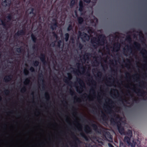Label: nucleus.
Here are the masks:
<instances>
[{
    "label": "nucleus",
    "instance_id": "1",
    "mask_svg": "<svg viewBox=\"0 0 147 147\" xmlns=\"http://www.w3.org/2000/svg\"><path fill=\"white\" fill-rule=\"evenodd\" d=\"M105 36L103 35H100L98 38L94 37L91 39V42L93 44V46L95 49H96L99 46H102L105 43Z\"/></svg>",
    "mask_w": 147,
    "mask_h": 147
},
{
    "label": "nucleus",
    "instance_id": "2",
    "mask_svg": "<svg viewBox=\"0 0 147 147\" xmlns=\"http://www.w3.org/2000/svg\"><path fill=\"white\" fill-rule=\"evenodd\" d=\"M107 113L109 114H110L113 113V115L111 116L112 117L111 118L110 120L111 123L112 124H116L117 125V124L120 123V122L118 120H121V118L119 115L114 113L111 108L107 109Z\"/></svg>",
    "mask_w": 147,
    "mask_h": 147
},
{
    "label": "nucleus",
    "instance_id": "3",
    "mask_svg": "<svg viewBox=\"0 0 147 147\" xmlns=\"http://www.w3.org/2000/svg\"><path fill=\"white\" fill-rule=\"evenodd\" d=\"M123 141L128 144L130 143L131 138L132 136V132L131 130L128 129L125 134Z\"/></svg>",
    "mask_w": 147,
    "mask_h": 147
},
{
    "label": "nucleus",
    "instance_id": "4",
    "mask_svg": "<svg viewBox=\"0 0 147 147\" xmlns=\"http://www.w3.org/2000/svg\"><path fill=\"white\" fill-rule=\"evenodd\" d=\"M72 134L73 137V138L74 140L73 142V145H72V146L73 147H78V144H81L82 142L73 133Z\"/></svg>",
    "mask_w": 147,
    "mask_h": 147
},
{
    "label": "nucleus",
    "instance_id": "5",
    "mask_svg": "<svg viewBox=\"0 0 147 147\" xmlns=\"http://www.w3.org/2000/svg\"><path fill=\"white\" fill-rule=\"evenodd\" d=\"M102 134L103 136L105 138V140L109 142L112 141V136L109 132L104 131L102 132Z\"/></svg>",
    "mask_w": 147,
    "mask_h": 147
},
{
    "label": "nucleus",
    "instance_id": "6",
    "mask_svg": "<svg viewBox=\"0 0 147 147\" xmlns=\"http://www.w3.org/2000/svg\"><path fill=\"white\" fill-rule=\"evenodd\" d=\"M67 75L68 77H65V78L63 79V81L65 82L68 84H72V82L71 81L72 78V76L70 73H68Z\"/></svg>",
    "mask_w": 147,
    "mask_h": 147
},
{
    "label": "nucleus",
    "instance_id": "7",
    "mask_svg": "<svg viewBox=\"0 0 147 147\" xmlns=\"http://www.w3.org/2000/svg\"><path fill=\"white\" fill-rule=\"evenodd\" d=\"M11 4V0H5L1 3V5L3 7L7 8L10 7Z\"/></svg>",
    "mask_w": 147,
    "mask_h": 147
},
{
    "label": "nucleus",
    "instance_id": "8",
    "mask_svg": "<svg viewBox=\"0 0 147 147\" xmlns=\"http://www.w3.org/2000/svg\"><path fill=\"white\" fill-rule=\"evenodd\" d=\"M90 121L91 123V126L92 127L93 129L96 132L98 133H100L101 131V129L98 128V126L97 125L93 123V122H94V121L91 120H90Z\"/></svg>",
    "mask_w": 147,
    "mask_h": 147
},
{
    "label": "nucleus",
    "instance_id": "9",
    "mask_svg": "<svg viewBox=\"0 0 147 147\" xmlns=\"http://www.w3.org/2000/svg\"><path fill=\"white\" fill-rule=\"evenodd\" d=\"M25 34V31L24 30H18L15 34L14 38L16 39H17L20 36L24 35Z\"/></svg>",
    "mask_w": 147,
    "mask_h": 147
},
{
    "label": "nucleus",
    "instance_id": "10",
    "mask_svg": "<svg viewBox=\"0 0 147 147\" xmlns=\"http://www.w3.org/2000/svg\"><path fill=\"white\" fill-rule=\"evenodd\" d=\"M117 127L119 133L121 135H125L127 131L125 132L123 127L121 125V123L117 124Z\"/></svg>",
    "mask_w": 147,
    "mask_h": 147
},
{
    "label": "nucleus",
    "instance_id": "11",
    "mask_svg": "<svg viewBox=\"0 0 147 147\" xmlns=\"http://www.w3.org/2000/svg\"><path fill=\"white\" fill-rule=\"evenodd\" d=\"M79 35L80 36H82V38L83 40H88L89 38V35L86 33L85 32H83L82 34V33L80 32H79Z\"/></svg>",
    "mask_w": 147,
    "mask_h": 147
},
{
    "label": "nucleus",
    "instance_id": "12",
    "mask_svg": "<svg viewBox=\"0 0 147 147\" xmlns=\"http://www.w3.org/2000/svg\"><path fill=\"white\" fill-rule=\"evenodd\" d=\"M40 58L44 64L45 65L47 63V62L46 60L45 55V54L41 53L40 54Z\"/></svg>",
    "mask_w": 147,
    "mask_h": 147
},
{
    "label": "nucleus",
    "instance_id": "13",
    "mask_svg": "<svg viewBox=\"0 0 147 147\" xmlns=\"http://www.w3.org/2000/svg\"><path fill=\"white\" fill-rule=\"evenodd\" d=\"M77 81L78 82L79 84L81 86V87H80V89L82 90V88L81 87L83 88L85 87V84L84 83L83 81L80 78H77Z\"/></svg>",
    "mask_w": 147,
    "mask_h": 147
},
{
    "label": "nucleus",
    "instance_id": "14",
    "mask_svg": "<svg viewBox=\"0 0 147 147\" xmlns=\"http://www.w3.org/2000/svg\"><path fill=\"white\" fill-rule=\"evenodd\" d=\"M120 44L117 42L114 45V46L113 48V50L114 51H118L120 47Z\"/></svg>",
    "mask_w": 147,
    "mask_h": 147
},
{
    "label": "nucleus",
    "instance_id": "15",
    "mask_svg": "<svg viewBox=\"0 0 147 147\" xmlns=\"http://www.w3.org/2000/svg\"><path fill=\"white\" fill-rule=\"evenodd\" d=\"M12 76L11 75L7 76L3 78L4 81L6 82H7L11 80Z\"/></svg>",
    "mask_w": 147,
    "mask_h": 147
},
{
    "label": "nucleus",
    "instance_id": "16",
    "mask_svg": "<svg viewBox=\"0 0 147 147\" xmlns=\"http://www.w3.org/2000/svg\"><path fill=\"white\" fill-rule=\"evenodd\" d=\"M137 93L138 94H139L141 96L144 97L146 92L142 89H138V90Z\"/></svg>",
    "mask_w": 147,
    "mask_h": 147
},
{
    "label": "nucleus",
    "instance_id": "17",
    "mask_svg": "<svg viewBox=\"0 0 147 147\" xmlns=\"http://www.w3.org/2000/svg\"><path fill=\"white\" fill-rule=\"evenodd\" d=\"M58 24H57L55 23H52L50 27L51 29L53 30H55L58 26Z\"/></svg>",
    "mask_w": 147,
    "mask_h": 147
},
{
    "label": "nucleus",
    "instance_id": "18",
    "mask_svg": "<svg viewBox=\"0 0 147 147\" xmlns=\"http://www.w3.org/2000/svg\"><path fill=\"white\" fill-rule=\"evenodd\" d=\"M31 11L28 14H32L33 16L30 18L31 19L33 17H35L36 15V12H34V9L33 8H31Z\"/></svg>",
    "mask_w": 147,
    "mask_h": 147
},
{
    "label": "nucleus",
    "instance_id": "19",
    "mask_svg": "<svg viewBox=\"0 0 147 147\" xmlns=\"http://www.w3.org/2000/svg\"><path fill=\"white\" fill-rule=\"evenodd\" d=\"M134 48L138 50H140V45L139 43L137 42H135L134 43Z\"/></svg>",
    "mask_w": 147,
    "mask_h": 147
},
{
    "label": "nucleus",
    "instance_id": "20",
    "mask_svg": "<svg viewBox=\"0 0 147 147\" xmlns=\"http://www.w3.org/2000/svg\"><path fill=\"white\" fill-rule=\"evenodd\" d=\"M79 10L80 12H82L83 11V9L84 8V5L82 1H80L79 3Z\"/></svg>",
    "mask_w": 147,
    "mask_h": 147
},
{
    "label": "nucleus",
    "instance_id": "21",
    "mask_svg": "<svg viewBox=\"0 0 147 147\" xmlns=\"http://www.w3.org/2000/svg\"><path fill=\"white\" fill-rule=\"evenodd\" d=\"M85 29L89 34H90L93 33V32L92 28L90 27H86Z\"/></svg>",
    "mask_w": 147,
    "mask_h": 147
},
{
    "label": "nucleus",
    "instance_id": "22",
    "mask_svg": "<svg viewBox=\"0 0 147 147\" xmlns=\"http://www.w3.org/2000/svg\"><path fill=\"white\" fill-rule=\"evenodd\" d=\"M31 37L33 42L36 43L37 40V38L36 36L33 33H32L31 35Z\"/></svg>",
    "mask_w": 147,
    "mask_h": 147
},
{
    "label": "nucleus",
    "instance_id": "23",
    "mask_svg": "<svg viewBox=\"0 0 147 147\" xmlns=\"http://www.w3.org/2000/svg\"><path fill=\"white\" fill-rule=\"evenodd\" d=\"M31 37L33 42L36 43L37 40V38L36 36L33 33H32L31 35Z\"/></svg>",
    "mask_w": 147,
    "mask_h": 147
},
{
    "label": "nucleus",
    "instance_id": "24",
    "mask_svg": "<svg viewBox=\"0 0 147 147\" xmlns=\"http://www.w3.org/2000/svg\"><path fill=\"white\" fill-rule=\"evenodd\" d=\"M7 18V22H9L10 21L12 18V16L11 13H8V16L6 17Z\"/></svg>",
    "mask_w": 147,
    "mask_h": 147
},
{
    "label": "nucleus",
    "instance_id": "25",
    "mask_svg": "<svg viewBox=\"0 0 147 147\" xmlns=\"http://www.w3.org/2000/svg\"><path fill=\"white\" fill-rule=\"evenodd\" d=\"M78 21L79 24H81L83 22L84 19L80 17L78 18Z\"/></svg>",
    "mask_w": 147,
    "mask_h": 147
},
{
    "label": "nucleus",
    "instance_id": "26",
    "mask_svg": "<svg viewBox=\"0 0 147 147\" xmlns=\"http://www.w3.org/2000/svg\"><path fill=\"white\" fill-rule=\"evenodd\" d=\"M91 54L89 53H85L84 55V59L86 58L87 59H89V56H91Z\"/></svg>",
    "mask_w": 147,
    "mask_h": 147
},
{
    "label": "nucleus",
    "instance_id": "27",
    "mask_svg": "<svg viewBox=\"0 0 147 147\" xmlns=\"http://www.w3.org/2000/svg\"><path fill=\"white\" fill-rule=\"evenodd\" d=\"M76 0H71L69 4L70 7L72 8L76 3Z\"/></svg>",
    "mask_w": 147,
    "mask_h": 147
},
{
    "label": "nucleus",
    "instance_id": "28",
    "mask_svg": "<svg viewBox=\"0 0 147 147\" xmlns=\"http://www.w3.org/2000/svg\"><path fill=\"white\" fill-rule=\"evenodd\" d=\"M136 142L134 141V140H132V142H130V143L129 144H128L131 147H135Z\"/></svg>",
    "mask_w": 147,
    "mask_h": 147
},
{
    "label": "nucleus",
    "instance_id": "29",
    "mask_svg": "<svg viewBox=\"0 0 147 147\" xmlns=\"http://www.w3.org/2000/svg\"><path fill=\"white\" fill-rule=\"evenodd\" d=\"M45 96L47 101H49L50 99V96L49 93L47 92L45 93Z\"/></svg>",
    "mask_w": 147,
    "mask_h": 147
},
{
    "label": "nucleus",
    "instance_id": "30",
    "mask_svg": "<svg viewBox=\"0 0 147 147\" xmlns=\"http://www.w3.org/2000/svg\"><path fill=\"white\" fill-rule=\"evenodd\" d=\"M65 40L66 42H67L69 40V34L68 33H66L65 34Z\"/></svg>",
    "mask_w": 147,
    "mask_h": 147
},
{
    "label": "nucleus",
    "instance_id": "31",
    "mask_svg": "<svg viewBox=\"0 0 147 147\" xmlns=\"http://www.w3.org/2000/svg\"><path fill=\"white\" fill-rule=\"evenodd\" d=\"M33 64L34 66L37 67L39 64V62L38 61H33Z\"/></svg>",
    "mask_w": 147,
    "mask_h": 147
},
{
    "label": "nucleus",
    "instance_id": "32",
    "mask_svg": "<svg viewBox=\"0 0 147 147\" xmlns=\"http://www.w3.org/2000/svg\"><path fill=\"white\" fill-rule=\"evenodd\" d=\"M80 118L83 121H87V119L84 116H83L81 115H80Z\"/></svg>",
    "mask_w": 147,
    "mask_h": 147
},
{
    "label": "nucleus",
    "instance_id": "33",
    "mask_svg": "<svg viewBox=\"0 0 147 147\" xmlns=\"http://www.w3.org/2000/svg\"><path fill=\"white\" fill-rule=\"evenodd\" d=\"M91 131V128L88 126H87L85 129V131L87 133L90 131Z\"/></svg>",
    "mask_w": 147,
    "mask_h": 147
},
{
    "label": "nucleus",
    "instance_id": "34",
    "mask_svg": "<svg viewBox=\"0 0 147 147\" xmlns=\"http://www.w3.org/2000/svg\"><path fill=\"white\" fill-rule=\"evenodd\" d=\"M81 136L84 138L86 140H88V138L86 135L83 132H82L80 134Z\"/></svg>",
    "mask_w": 147,
    "mask_h": 147
},
{
    "label": "nucleus",
    "instance_id": "35",
    "mask_svg": "<svg viewBox=\"0 0 147 147\" xmlns=\"http://www.w3.org/2000/svg\"><path fill=\"white\" fill-rule=\"evenodd\" d=\"M30 82V79L28 78H26V80H25L24 82V84L25 85H27L29 84Z\"/></svg>",
    "mask_w": 147,
    "mask_h": 147
},
{
    "label": "nucleus",
    "instance_id": "36",
    "mask_svg": "<svg viewBox=\"0 0 147 147\" xmlns=\"http://www.w3.org/2000/svg\"><path fill=\"white\" fill-rule=\"evenodd\" d=\"M73 28V27L71 24H69L67 28L68 31H70L72 30Z\"/></svg>",
    "mask_w": 147,
    "mask_h": 147
},
{
    "label": "nucleus",
    "instance_id": "37",
    "mask_svg": "<svg viewBox=\"0 0 147 147\" xmlns=\"http://www.w3.org/2000/svg\"><path fill=\"white\" fill-rule=\"evenodd\" d=\"M126 40L129 42L131 41V38L130 35H129L126 37Z\"/></svg>",
    "mask_w": 147,
    "mask_h": 147
},
{
    "label": "nucleus",
    "instance_id": "38",
    "mask_svg": "<svg viewBox=\"0 0 147 147\" xmlns=\"http://www.w3.org/2000/svg\"><path fill=\"white\" fill-rule=\"evenodd\" d=\"M38 76L39 77L41 78L40 79V81H42L43 82L44 81L43 76L42 74L41 73Z\"/></svg>",
    "mask_w": 147,
    "mask_h": 147
},
{
    "label": "nucleus",
    "instance_id": "39",
    "mask_svg": "<svg viewBox=\"0 0 147 147\" xmlns=\"http://www.w3.org/2000/svg\"><path fill=\"white\" fill-rule=\"evenodd\" d=\"M142 84L140 86H139L141 88H144L145 86V83L143 81H142Z\"/></svg>",
    "mask_w": 147,
    "mask_h": 147
},
{
    "label": "nucleus",
    "instance_id": "40",
    "mask_svg": "<svg viewBox=\"0 0 147 147\" xmlns=\"http://www.w3.org/2000/svg\"><path fill=\"white\" fill-rule=\"evenodd\" d=\"M24 73L25 75H27L29 73V71L26 69H25L24 71Z\"/></svg>",
    "mask_w": 147,
    "mask_h": 147
},
{
    "label": "nucleus",
    "instance_id": "41",
    "mask_svg": "<svg viewBox=\"0 0 147 147\" xmlns=\"http://www.w3.org/2000/svg\"><path fill=\"white\" fill-rule=\"evenodd\" d=\"M22 49L20 47L19 48H17L16 49V51L18 53H20L22 52Z\"/></svg>",
    "mask_w": 147,
    "mask_h": 147
},
{
    "label": "nucleus",
    "instance_id": "42",
    "mask_svg": "<svg viewBox=\"0 0 147 147\" xmlns=\"http://www.w3.org/2000/svg\"><path fill=\"white\" fill-rule=\"evenodd\" d=\"M62 42V41L61 40H59L57 42V46L58 47H60L61 46V44Z\"/></svg>",
    "mask_w": 147,
    "mask_h": 147
},
{
    "label": "nucleus",
    "instance_id": "43",
    "mask_svg": "<svg viewBox=\"0 0 147 147\" xmlns=\"http://www.w3.org/2000/svg\"><path fill=\"white\" fill-rule=\"evenodd\" d=\"M102 119L103 120H105L107 119V116L104 113H102Z\"/></svg>",
    "mask_w": 147,
    "mask_h": 147
},
{
    "label": "nucleus",
    "instance_id": "44",
    "mask_svg": "<svg viewBox=\"0 0 147 147\" xmlns=\"http://www.w3.org/2000/svg\"><path fill=\"white\" fill-rule=\"evenodd\" d=\"M78 46L80 49H81L83 47V45L80 42L78 44Z\"/></svg>",
    "mask_w": 147,
    "mask_h": 147
},
{
    "label": "nucleus",
    "instance_id": "45",
    "mask_svg": "<svg viewBox=\"0 0 147 147\" xmlns=\"http://www.w3.org/2000/svg\"><path fill=\"white\" fill-rule=\"evenodd\" d=\"M102 74L101 72L99 71L98 74H97V76L99 78H100L102 76Z\"/></svg>",
    "mask_w": 147,
    "mask_h": 147
},
{
    "label": "nucleus",
    "instance_id": "46",
    "mask_svg": "<svg viewBox=\"0 0 147 147\" xmlns=\"http://www.w3.org/2000/svg\"><path fill=\"white\" fill-rule=\"evenodd\" d=\"M52 21L53 22V23H55L57 24H58L57 20L56 18H53L52 19Z\"/></svg>",
    "mask_w": 147,
    "mask_h": 147
},
{
    "label": "nucleus",
    "instance_id": "47",
    "mask_svg": "<svg viewBox=\"0 0 147 147\" xmlns=\"http://www.w3.org/2000/svg\"><path fill=\"white\" fill-rule=\"evenodd\" d=\"M26 88L25 87H24L23 88H22L21 89V92H25V91H26Z\"/></svg>",
    "mask_w": 147,
    "mask_h": 147
},
{
    "label": "nucleus",
    "instance_id": "48",
    "mask_svg": "<svg viewBox=\"0 0 147 147\" xmlns=\"http://www.w3.org/2000/svg\"><path fill=\"white\" fill-rule=\"evenodd\" d=\"M29 69H30V70L32 72H34L35 71V69H34V68L32 67H31Z\"/></svg>",
    "mask_w": 147,
    "mask_h": 147
},
{
    "label": "nucleus",
    "instance_id": "49",
    "mask_svg": "<svg viewBox=\"0 0 147 147\" xmlns=\"http://www.w3.org/2000/svg\"><path fill=\"white\" fill-rule=\"evenodd\" d=\"M70 93L71 94V95H76V93L74 91L70 90Z\"/></svg>",
    "mask_w": 147,
    "mask_h": 147
},
{
    "label": "nucleus",
    "instance_id": "50",
    "mask_svg": "<svg viewBox=\"0 0 147 147\" xmlns=\"http://www.w3.org/2000/svg\"><path fill=\"white\" fill-rule=\"evenodd\" d=\"M53 36L55 37L56 39H57L58 38V36L57 34L54 32H53Z\"/></svg>",
    "mask_w": 147,
    "mask_h": 147
},
{
    "label": "nucleus",
    "instance_id": "51",
    "mask_svg": "<svg viewBox=\"0 0 147 147\" xmlns=\"http://www.w3.org/2000/svg\"><path fill=\"white\" fill-rule=\"evenodd\" d=\"M119 147H126V146L124 145L122 142H120V144Z\"/></svg>",
    "mask_w": 147,
    "mask_h": 147
},
{
    "label": "nucleus",
    "instance_id": "52",
    "mask_svg": "<svg viewBox=\"0 0 147 147\" xmlns=\"http://www.w3.org/2000/svg\"><path fill=\"white\" fill-rule=\"evenodd\" d=\"M94 63H95V64H96L97 66H98L99 64V62L96 59H95V60Z\"/></svg>",
    "mask_w": 147,
    "mask_h": 147
},
{
    "label": "nucleus",
    "instance_id": "53",
    "mask_svg": "<svg viewBox=\"0 0 147 147\" xmlns=\"http://www.w3.org/2000/svg\"><path fill=\"white\" fill-rule=\"evenodd\" d=\"M9 91L8 90H5L4 91V93L6 94H9Z\"/></svg>",
    "mask_w": 147,
    "mask_h": 147
},
{
    "label": "nucleus",
    "instance_id": "54",
    "mask_svg": "<svg viewBox=\"0 0 147 147\" xmlns=\"http://www.w3.org/2000/svg\"><path fill=\"white\" fill-rule=\"evenodd\" d=\"M84 1L87 3H89L90 1L91 0H83Z\"/></svg>",
    "mask_w": 147,
    "mask_h": 147
},
{
    "label": "nucleus",
    "instance_id": "55",
    "mask_svg": "<svg viewBox=\"0 0 147 147\" xmlns=\"http://www.w3.org/2000/svg\"><path fill=\"white\" fill-rule=\"evenodd\" d=\"M76 65L78 68H79L82 65L81 64L79 63H77Z\"/></svg>",
    "mask_w": 147,
    "mask_h": 147
},
{
    "label": "nucleus",
    "instance_id": "56",
    "mask_svg": "<svg viewBox=\"0 0 147 147\" xmlns=\"http://www.w3.org/2000/svg\"><path fill=\"white\" fill-rule=\"evenodd\" d=\"M91 82L94 84V86H96V82H95V81L94 80H92V81H91Z\"/></svg>",
    "mask_w": 147,
    "mask_h": 147
},
{
    "label": "nucleus",
    "instance_id": "57",
    "mask_svg": "<svg viewBox=\"0 0 147 147\" xmlns=\"http://www.w3.org/2000/svg\"><path fill=\"white\" fill-rule=\"evenodd\" d=\"M55 42H53L51 44V46L52 47H54L55 46Z\"/></svg>",
    "mask_w": 147,
    "mask_h": 147
},
{
    "label": "nucleus",
    "instance_id": "58",
    "mask_svg": "<svg viewBox=\"0 0 147 147\" xmlns=\"http://www.w3.org/2000/svg\"><path fill=\"white\" fill-rule=\"evenodd\" d=\"M108 145L109 147H114V146L111 143H109Z\"/></svg>",
    "mask_w": 147,
    "mask_h": 147
},
{
    "label": "nucleus",
    "instance_id": "59",
    "mask_svg": "<svg viewBox=\"0 0 147 147\" xmlns=\"http://www.w3.org/2000/svg\"><path fill=\"white\" fill-rule=\"evenodd\" d=\"M21 1L20 0H19L16 3L17 5H19L21 3Z\"/></svg>",
    "mask_w": 147,
    "mask_h": 147
},
{
    "label": "nucleus",
    "instance_id": "60",
    "mask_svg": "<svg viewBox=\"0 0 147 147\" xmlns=\"http://www.w3.org/2000/svg\"><path fill=\"white\" fill-rule=\"evenodd\" d=\"M113 90L114 91H116L117 92V95H119V93H118V90L116 89H113Z\"/></svg>",
    "mask_w": 147,
    "mask_h": 147
},
{
    "label": "nucleus",
    "instance_id": "61",
    "mask_svg": "<svg viewBox=\"0 0 147 147\" xmlns=\"http://www.w3.org/2000/svg\"><path fill=\"white\" fill-rule=\"evenodd\" d=\"M91 92H92L93 93H94L95 92V90L93 88H92L90 89Z\"/></svg>",
    "mask_w": 147,
    "mask_h": 147
},
{
    "label": "nucleus",
    "instance_id": "62",
    "mask_svg": "<svg viewBox=\"0 0 147 147\" xmlns=\"http://www.w3.org/2000/svg\"><path fill=\"white\" fill-rule=\"evenodd\" d=\"M36 45H33L32 46V48L33 49H35L36 48Z\"/></svg>",
    "mask_w": 147,
    "mask_h": 147
},
{
    "label": "nucleus",
    "instance_id": "63",
    "mask_svg": "<svg viewBox=\"0 0 147 147\" xmlns=\"http://www.w3.org/2000/svg\"><path fill=\"white\" fill-rule=\"evenodd\" d=\"M86 75L87 76H90V73L89 72H87L86 73Z\"/></svg>",
    "mask_w": 147,
    "mask_h": 147
},
{
    "label": "nucleus",
    "instance_id": "64",
    "mask_svg": "<svg viewBox=\"0 0 147 147\" xmlns=\"http://www.w3.org/2000/svg\"><path fill=\"white\" fill-rule=\"evenodd\" d=\"M81 68L83 69V70L82 72L83 73H84L85 72V69L83 67H81Z\"/></svg>",
    "mask_w": 147,
    "mask_h": 147
}]
</instances>
